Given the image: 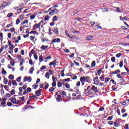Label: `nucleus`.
Here are the masks:
<instances>
[{"mask_svg": "<svg viewBox=\"0 0 129 129\" xmlns=\"http://www.w3.org/2000/svg\"><path fill=\"white\" fill-rule=\"evenodd\" d=\"M48 12H49L50 16H53V15H57L59 12V10L53 7H51L49 9Z\"/></svg>", "mask_w": 129, "mask_h": 129, "instance_id": "nucleus-1", "label": "nucleus"}, {"mask_svg": "<svg viewBox=\"0 0 129 129\" xmlns=\"http://www.w3.org/2000/svg\"><path fill=\"white\" fill-rule=\"evenodd\" d=\"M41 22H39L38 24L35 23L33 26V31H36L38 28L41 27Z\"/></svg>", "mask_w": 129, "mask_h": 129, "instance_id": "nucleus-2", "label": "nucleus"}, {"mask_svg": "<svg viewBox=\"0 0 129 129\" xmlns=\"http://www.w3.org/2000/svg\"><path fill=\"white\" fill-rule=\"evenodd\" d=\"M42 91H43V90L41 89H40L37 91H35V94L37 96H40V95H42Z\"/></svg>", "mask_w": 129, "mask_h": 129, "instance_id": "nucleus-3", "label": "nucleus"}, {"mask_svg": "<svg viewBox=\"0 0 129 129\" xmlns=\"http://www.w3.org/2000/svg\"><path fill=\"white\" fill-rule=\"evenodd\" d=\"M27 81H28V82H31L32 77H29L27 78V77H25L24 79L23 82H26Z\"/></svg>", "mask_w": 129, "mask_h": 129, "instance_id": "nucleus-4", "label": "nucleus"}, {"mask_svg": "<svg viewBox=\"0 0 129 129\" xmlns=\"http://www.w3.org/2000/svg\"><path fill=\"white\" fill-rule=\"evenodd\" d=\"M80 80L82 83V85H84L85 82H86L85 77H81Z\"/></svg>", "mask_w": 129, "mask_h": 129, "instance_id": "nucleus-5", "label": "nucleus"}, {"mask_svg": "<svg viewBox=\"0 0 129 129\" xmlns=\"http://www.w3.org/2000/svg\"><path fill=\"white\" fill-rule=\"evenodd\" d=\"M91 90L94 91L95 93H97V92H98V89H97V87H95L94 85L92 86Z\"/></svg>", "mask_w": 129, "mask_h": 129, "instance_id": "nucleus-6", "label": "nucleus"}, {"mask_svg": "<svg viewBox=\"0 0 129 129\" xmlns=\"http://www.w3.org/2000/svg\"><path fill=\"white\" fill-rule=\"evenodd\" d=\"M55 97L57 101H60L61 100V95H57V94L55 95Z\"/></svg>", "mask_w": 129, "mask_h": 129, "instance_id": "nucleus-7", "label": "nucleus"}, {"mask_svg": "<svg viewBox=\"0 0 129 129\" xmlns=\"http://www.w3.org/2000/svg\"><path fill=\"white\" fill-rule=\"evenodd\" d=\"M118 73H120V70H116L114 72H112L111 74H113L114 75H116V74H118Z\"/></svg>", "mask_w": 129, "mask_h": 129, "instance_id": "nucleus-8", "label": "nucleus"}, {"mask_svg": "<svg viewBox=\"0 0 129 129\" xmlns=\"http://www.w3.org/2000/svg\"><path fill=\"white\" fill-rule=\"evenodd\" d=\"M90 86H88L87 90H85V93H88V95H92V93L90 92V91H89L88 89L90 88Z\"/></svg>", "mask_w": 129, "mask_h": 129, "instance_id": "nucleus-9", "label": "nucleus"}, {"mask_svg": "<svg viewBox=\"0 0 129 129\" xmlns=\"http://www.w3.org/2000/svg\"><path fill=\"white\" fill-rule=\"evenodd\" d=\"M41 50H46L48 48V45H42L40 47Z\"/></svg>", "mask_w": 129, "mask_h": 129, "instance_id": "nucleus-10", "label": "nucleus"}, {"mask_svg": "<svg viewBox=\"0 0 129 129\" xmlns=\"http://www.w3.org/2000/svg\"><path fill=\"white\" fill-rule=\"evenodd\" d=\"M54 33H55L56 35H58L59 34V31H58V28L57 27H55L53 30Z\"/></svg>", "mask_w": 129, "mask_h": 129, "instance_id": "nucleus-11", "label": "nucleus"}, {"mask_svg": "<svg viewBox=\"0 0 129 129\" xmlns=\"http://www.w3.org/2000/svg\"><path fill=\"white\" fill-rule=\"evenodd\" d=\"M49 66H51L53 65L54 67L56 66V61L54 60L53 61H51L49 64Z\"/></svg>", "mask_w": 129, "mask_h": 129, "instance_id": "nucleus-12", "label": "nucleus"}, {"mask_svg": "<svg viewBox=\"0 0 129 129\" xmlns=\"http://www.w3.org/2000/svg\"><path fill=\"white\" fill-rule=\"evenodd\" d=\"M102 71V69H99L97 71V74H96L95 75H98V76H100V74H101V72Z\"/></svg>", "mask_w": 129, "mask_h": 129, "instance_id": "nucleus-13", "label": "nucleus"}, {"mask_svg": "<svg viewBox=\"0 0 129 129\" xmlns=\"http://www.w3.org/2000/svg\"><path fill=\"white\" fill-rule=\"evenodd\" d=\"M36 16H37V14L36 13H34L33 15H32L30 16L31 20H34V19H35V18L36 17Z\"/></svg>", "mask_w": 129, "mask_h": 129, "instance_id": "nucleus-14", "label": "nucleus"}, {"mask_svg": "<svg viewBox=\"0 0 129 129\" xmlns=\"http://www.w3.org/2000/svg\"><path fill=\"white\" fill-rule=\"evenodd\" d=\"M11 102H12V103H14V104H16L17 103V99L16 98H13L11 99Z\"/></svg>", "mask_w": 129, "mask_h": 129, "instance_id": "nucleus-15", "label": "nucleus"}, {"mask_svg": "<svg viewBox=\"0 0 129 129\" xmlns=\"http://www.w3.org/2000/svg\"><path fill=\"white\" fill-rule=\"evenodd\" d=\"M92 39H93V36H89L86 38V40H87L88 41H91Z\"/></svg>", "mask_w": 129, "mask_h": 129, "instance_id": "nucleus-16", "label": "nucleus"}, {"mask_svg": "<svg viewBox=\"0 0 129 129\" xmlns=\"http://www.w3.org/2000/svg\"><path fill=\"white\" fill-rule=\"evenodd\" d=\"M96 63L95 62V61H93L91 63V68H93V67H94V66H95Z\"/></svg>", "mask_w": 129, "mask_h": 129, "instance_id": "nucleus-17", "label": "nucleus"}, {"mask_svg": "<svg viewBox=\"0 0 129 129\" xmlns=\"http://www.w3.org/2000/svg\"><path fill=\"white\" fill-rule=\"evenodd\" d=\"M120 104H122V105H126V104L128 103V102H126V101H125L123 102H120Z\"/></svg>", "mask_w": 129, "mask_h": 129, "instance_id": "nucleus-18", "label": "nucleus"}, {"mask_svg": "<svg viewBox=\"0 0 129 129\" xmlns=\"http://www.w3.org/2000/svg\"><path fill=\"white\" fill-rule=\"evenodd\" d=\"M2 73L3 75H7V71L4 68H2Z\"/></svg>", "mask_w": 129, "mask_h": 129, "instance_id": "nucleus-19", "label": "nucleus"}, {"mask_svg": "<svg viewBox=\"0 0 129 129\" xmlns=\"http://www.w3.org/2000/svg\"><path fill=\"white\" fill-rule=\"evenodd\" d=\"M8 6H9V4H8V3H7V2L3 3V4L2 5L3 8H6V7H8Z\"/></svg>", "mask_w": 129, "mask_h": 129, "instance_id": "nucleus-20", "label": "nucleus"}, {"mask_svg": "<svg viewBox=\"0 0 129 129\" xmlns=\"http://www.w3.org/2000/svg\"><path fill=\"white\" fill-rule=\"evenodd\" d=\"M30 40H31V41H32L33 42H34V41H35V40H34V39H35V41L37 40V38H35V37H34V36H30Z\"/></svg>", "mask_w": 129, "mask_h": 129, "instance_id": "nucleus-21", "label": "nucleus"}, {"mask_svg": "<svg viewBox=\"0 0 129 129\" xmlns=\"http://www.w3.org/2000/svg\"><path fill=\"white\" fill-rule=\"evenodd\" d=\"M52 79L53 82H56V81H58V79H57V78L54 77H52Z\"/></svg>", "mask_w": 129, "mask_h": 129, "instance_id": "nucleus-22", "label": "nucleus"}, {"mask_svg": "<svg viewBox=\"0 0 129 129\" xmlns=\"http://www.w3.org/2000/svg\"><path fill=\"white\" fill-rule=\"evenodd\" d=\"M14 14L12 13H10L7 15V18H11V17H13Z\"/></svg>", "mask_w": 129, "mask_h": 129, "instance_id": "nucleus-23", "label": "nucleus"}, {"mask_svg": "<svg viewBox=\"0 0 129 129\" xmlns=\"http://www.w3.org/2000/svg\"><path fill=\"white\" fill-rule=\"evenodd\" d=\"M45 77H46V78L47 79H49V78H50V74L48 73H46L45 74Z\"/></svg>", "mask_w": 129, "mask_h": 129, "instance_id": "nucleus-24", "label": "nucleus"}, {"mask_svg": "<svg viewBox=\"0 0 129 129\" xmlns=\"http://www.w3.org/2000/svg\"><path fill=\"white\" fill-rule=\"evenodd\" d=\"M8 82H9V81L8 80V79L4 78V84H8Z\"/></svg>", "mask_w": 129, "mask_h": 129, "instance_id": "nucleus-25", "label": "nucleus"}, {"mask_svg": "<svg viewBox=\"0 0 129 129\" xmlns=\"http://www.w3.org/2000/svg\"><path fill=\"white\" fill-rule=\"evenodd\" d=\"M9 78L11 80H14V79L15 78V76H14V75H10L9 76Z\"/></svg>", "mask_w": 129, "mask_h": 129, "instance_id": "nucleus-26", "label": "nucleus"}, {"mask_svg": "<svg viewBox=\"0 0 129 129\" xmlns=\"http://www.w3.org/2000/svg\"><path fill=\"white\" fill-rule=\"evenodd\" d=\"M12 84L14 86H17L18 85L17 82H16L15 80L12 81Z\"/></svg>", "mask_w": 129, "mask_h": 129, "instance_id": "nucleus-27", "label": "nucleus"}, {"mask_svg": "<svg viewBox=\"0 0 129 129\" xmlns=\"http://www.w3.org/2000/svg\"><path fill=\"white\" fill-rule=\"evenodd\" d=\"M51 56H48L47 57H45V58H44V59H45V60H44V61L45 62H47V60H50V59H51Z\"/></svg>", "mask_w": 129, "mask_h": 129, "instance_id": "nucleus-28", "label": "nucleus"}, {"mask_svg": "<svg viewBox=\"0 0 129 129\" xmlns=\"http://www.w3.org/2000/svg\"><path fill=\"white\" fill-rule=\"evenodd\" d=\"M39 61L40 62H43V61H44V59H43V57H42V55H40L39 56Z\"/></svg>", "mask_w": 129, "mask_h": 129, "instance_id": "nucleus-29", "label": "nucleus"}, {"mask_svg": "<svg viewBox=\"0 0 129 129\" xmlns=\"http://www.w3.org/2000/svg\"><path fill=\"white\" fill-rule=\"evenodd\" d=\"M10 93L12 95H14V94H15L16 93V91L15 90V89H13L10 92Z\"/></svg>", "mask_w": 129, "mask_h": 129, "instance_id": "nucleus-30", "label": "nucleus"}, {"mask_svg": "<svg viewBox=\"0 0 129 129\" xmlns=\"http://www.w3.org/2000/svg\"><path fill=\"white\" fill-rule=\"evenodd\" d=\"M116 77L117 78H118V79H121L122 80H123L122 77H121V76H120V75H119V74L117 75Z\"/></svg>", "mask_w": 129, "mask_h": 129, "instance_id": "nucleus-31", "label": "nucleus"}, {"mask_svg": "<svg viewBox=\"0 0 129 129\" xmlns=\"http://www.w3.org/2000/svg\"><path fill=\"white\" fill-rule=\"evenodd\" d=\"M123 66V61L121 60L119 62V67L121 68Z\"/></svg>", "mask_w": 129, "mask_h": 129, "instance_id": "nucleus-32", "label": "nucleus"}, {"mask_svg": "<svg viewBox=\"0 0 129 129\" xmlns=\"http://www.w3.org/2000/svg\"><path fill=\"white\" fill-rule=\"evenodd\" d=\"M99 79H100V80H101V81H104V75L101 76L99 78Z\"/></svg>", "mask_w": 129, "mask_h": 129, "instance_id": "nucleus-33", "label": "nucleus"}, {"mask_svg": "<svg viewBox=\"0 0 129 129\" xmlns=\"http://www.w3.org/2000/svg\"><path fill=\"white\" fill-rule=\"evenodd\" d=\"M29 98H31L32 99H35V98H37V96L36 95H34L31 96H29Z\"/></svg>", "mask_w": 129, "mask_h": 129, "instance_id": "nucleus-34", "label": "nucleus"}, {"mask_svg": "<svg viewBox=\"0 0 129 129\" xmlns=\"http://www.w3.org/2000/svg\"><path fill=\"white\" fill-rule=\"evenodd\" d=\"M63 85H64L66 88H70V85L68 83H67L66 84H63Z\"/></svg>", "mask_w": 129, "mask_h": 129, "instance_id": "nucleus-35", "label": "nucleus"}, {"mask_svg": "<svg viewBox=\"0 0 129 129\" xmlns=\"http://www.w3.org/2000/svg\"><path fill=\"white\" fill-rule=\"evenodd\" d=\"M50 19V17H49V15H47L45 18H44V20L45 21H49Z\"/></svg>", "mask_w": 129, "mask_h": 129, "instance_id": "nucleus-36", "label": "nucleus"}, {"mask_svg": "<svg viewBox=\"0 0 129 129\" xmlns=\"http://www.w3.org/2000/svg\"><path fill=\"white\" fill-rule=\"evenodd\" d=\"M45 83H46V84H45V86L44 87V88H45V89H48V88H49V84H48L46 82H45Z\"/></svg>", "mask_w": 129, "mask_h": 129, "instance_id": "nucleus-37", "label": "nucleus"}, {"mask_svg": "<svg viewBox=\"0 0 129 129\" xmlns=\"http://www.w3.org/2000/svg\"><path fill=\"white\" fill-rule=\"evenodd\" d=\"M33 71H34V68H31L29 71V73L30 74H33Z\"/></svg>", "mask_w": 129, "mask_h": 129, "instance_id": "nucleus-38", "label": "nucleus"}, {"mask_svg": "<svg viewBox=\"0 0 129 129\" xmlns=\"http://www.w3.org/2000/svg\"><path fill=\"white\" fill-rule=\"evenodd\" d=\"M21 23V20L19 19H17L16 22V25H19Z\"/></svg>", "mask_w": 129, "mask_h": 129, "instance_id": "nucleus-39", "label": "nucleus"}, {"mask_svg": "<svg viewBox=\"0 0 129 129\" xmlns=\"http://www.w3.org/2000/svg\"><path fill=\"white\" fill-rule=\"evenodd\" d=\"M111 61L113 62H115V57L114 56H112L111 58Z\"/></svg>", "mask_w": 129, "mask_h": 129, "instance_id": "nucleus-40", "label": "nucleus"}, {"mask_svg": "<svg viewBox=\"0 0 129 129\" xmlns=\"http://www.w3.org/2000/svg\"><path fill=\"white\" fill-rule=\"evenodd\" d=\"M55 90V89L53 87L49 88V92H52V91H54Z\"/></svg>", "mask_w": 129, "mask_h": 129, "instance_id": "nucleus-41", "label": "nucleus"}, {"mask_svg": "<svg viewBox=\"0 0 129 129\" xmlns=\"http://www.w3.org/2000/svg\"><path fill=\"white\" fill-rule=\"evenodd\" d=\"M64 70L61 71V74L60 76H61L62 77H64V76H65V74H64Z\"/></svg>", "mask_w": 129, "mask_h": 129, "instance_id": "nucleus-42", "label": "nucleus"}, {"mask_svg": "<svg viewBox=\"0 0 129 129\" xmlns=\"http://www.w3.org/2000/svg\"><path fill=\"white\" fill-rule=\"evenodd\" d=\"M94 84H95V85H98V84H99V81L97 80L94 81Z\"/></svg>", "mask_w": 129, "mask_h": 129, "instance_id": "nucleus-43", "label": "nucleus"}, {"mask_svg": "<svg viewBox=\"0 0 129 129\" xmlns=\"http://www.w3.org/2000/svg\"><path fill=\"white\" fill-rule=\"evenodd\" d=\"M24 62H25V59H23L20 61V66H22L23 64L24 63Z\"/></svg>", "mask_w": 129, "mask_h": 129, "instance_id": "nucleus-44", "label": "nucleus"}, {"mask_svg": "<svg viewBox=\"0 0 129 129\" xmlns=\"http://www.w3.org/2000/svg\"><path fill=\"white\" fill-rule=\"evenodd\" d=\"M57 20H58V18L56 16H55L53 18V19H52V21H53V22H55V21H57Z\"/></svg>", "mask_w": 129, "mask_h": 129, "instance_id": "nucleus-45", "label": "nucleus"}, {"mask_svg": "<svg viewBox=\"0 0 129 129\" xmlns=\"http://www.w3.org/2000/svg\"><path fill=\"white\" fill-rule=\"evenodd\" d=\"M109 80H110V78H106L105 79V82L106 83L108 82V81H109Z\"/></svg>", "mask_w": 129, "mask_h": 129, "instance_id": "nucleus-46", "label": "nucleus"}, {"mask_svg": "<svg viewBox=\"0 0 129 129\" xmlns=\"http://www.w3.org/2000/svg\"><path fill=\"white\" fill-rule=\"evenodd\" d=\"M12 26H13V23H11L10 24L7 25L6 28H7V29H9V28H10V27H12Z\"/></svg>", "mask_w": 129, "mask_h": 129, "instance_id": "nucleus-47", "label": "nucleus"}, {"mask_svg": "<svg viewBox=\"0 0 129 129\" xmlns=\"http://www.w3.org/2000/svg\"><path fill=\"white\" fill-rule=\"evenodd\" d=\"M26 108H28V109H31L32 108H34V107H33V106H28V105H26Z\"/></svg>", "mask_w": 129, "mask_h": 129, "instance_id": "nucleus-48", "label": "nucleus"}, {"mask_svg": "<svg viewBox=\"0 0 129 129\" xmlns=\"http://www.w3.org/2000/svg\"><path fill=\"white\" fill-rule=\"evenodd\" d=\"M46 68H47V67H46V66H43L40 68V70H45V69H46Z\"/></svg>", "mask_w": 129, "mask_h": 129, "instance_id": "nucleus-49", "label": "nucleus"}, {"mask_svg": "<svg viewBox=\"0 0 129 129\" xmlns=\"http://www.w3.org/2000/svg\"><path fill=\"white\" fill-rule=\"evenodd\" d=\"M12 82H13L12 80H9L8 83L9 86H12Z\"/></svg>", "mask_w": 129, "mask_h": 129, "instance_id": "nucleus-50", "label": "nucleus"}, {"mask_svg": "<svg viewBox=\"0 0 129 129\" xmlns=\"http://www.w3.org/2000/svg\"><path fill=\"white\" fill-rule=\"evenodd\" d=\"M62 94L63 95L62 97L64 98V97H65V96H66V92L65 91H63L62 92Z\"/></svg>", "mask_w": 129, "mask_h": 129, "instance_id": "nucleus-51", "label": "nucleus"}, {"mask_svg": "<svg viewBox=\"0 0 129 129\" xmlns=\"http://www.w3.org/2000/svg\"><path fill=\"white\" fill-rule=\"evenodd\" d=\"M116 12H117L118 13H121V9H119V8H117L116 9Z\"/></svg>", "mask_w": 129, "mask_h": 129, "instance_id": "nucleus-52", "label": "nucleus"}, {"mask_svg": "<svg viewBox=\"0 0 129 129\" xmlns=\"http://www.w3.org/2000/svg\"><path fill=\"white\" fill-rule=\"evenodd\" d=\"M104 107H100L99 110L98 111H103L104 110Z\"/></svg>", "mask_w": 129, "mask_h": 129, "instance_id": "nucleus-53", "label": "nucleus"}, {"mask_svg": "<svg viewBox=\"0 0 129 129\" xmlns=\"http://www.w3.org/2000/svg\"><path fill=\"white\" fill-rule=\"evenodd\" d=\"M112 118H113V116H109L108 118H107V120H112Z\"/></svg>", "mask_w": 129, "mask_h": 129, "instance_id": "nucleus-54", "label": "nucleus"}, {"mask_svg": "<svg viewBox=\"0 0 129 129\" xmlns=\"http://www.w3.org/2000/svg\"><path fill=\"white\" fill-rule=\"evenodd\" d=\"M33 56L35 60H38V55H37L36 53H35Z\"/></svg>", "mask_w": 129, "mask_h": 129, "instance_id": "nucleus-55", "label": "nucleus"}, {"mask_svg": "<svg viewBox=\"0 0 129 129\" xmlns=\"http://www.w3.org/2000/svg\"><path fill=\"white\" fill-rule=\"evenodd\" d=\"M120 56H121V53H119L116 54V57L117 58H119V57H120Z\"/></svg>", "mask_w": 129, "mask_h": 129, "instance_id": "nucleus-56", "label": "nucleus"}, {"mask_svg": "<svg viewBox=\"0 0 129 129\" xmlns=\"http://www.w3.org/2000/svg\"><path fill=\"white\" fill-rule=\"evenodd\" d=\"M11 47H10V50H11L13 52V50L14 49V45L12 44V45H10Z\"/></svg>", "mask_w": 129, "mask_h": 129, "instance_id": "nucleus-57", "label": "nucleus"}, {"mask_svg": "<svg viewBox=\"0 0 129 129\" xmlns=\"http://www.w3.org/2000/svg\"><path fill=\"white\" fill-rule=\"evenodd\" d=\"M86 82H89V78H90L89 77H85Z\"/></svg>", "mask_w": 129, "mask_h": 129, "instance_id": "nucleus-58", "label": "nucleus"}, {"mask_svg": "<svg viewBox=\"0 0 129 129\" xmlns=\"http://www.w3.org/2000/svg\"><path fill=\"white\" fill-rule=\"evenodd\" d=\"M19 99L22 101H25V96H24L23 97H19Z\"/></svg>", "mask_w": 129, "mask_h": 129, "instance_id": "nucleus-59", "label": "nucleus"}, {"mask_svg": "<svg viewBox=\"0 0 129 129\" xmlns=\"http://www.w3.org/2000/svg\"><path fill=\"white\" fill-rule=\"evenodd\" d=\"M7 105L8 106H12V105H13V104L11 102H7Z\"/></svg>", "mask_w": 129, "mask_h": 129, "instance_id": "nucleus-60", "label": "nucleus"}, {"mask_svg": "<svg viewBox=\"0 0 129 129\" xmlns=\"http://www.w3.org/2000/svg\"><path fill=\"white\" fill-rule=\"evenodd\" d=\"M22 89L24 90H26V89H27V85H24L22 87Z\"/></svg>", "mask_w": 129, "mask_h": 129, "instance_id": "nucleus-61", "label": "nucleus"}, {"mask_svg": "<svg viewBox=\"0 0 129 129\" xmlns=\"http://www.w3.org/2000/svg\"><path fill=\"white\" fill-rule=\"evenodd\" d=\"M15 28L12 27L10 29V31L11 32V33H14V32H15Z\"/></svg>", "mask_w": 129, "mask_h": 129, "instance_id": "nucleus-62", "label": "nucleus"}, {"mask_svg": "<svg viewBox=\"0 0 129 129\" xmlns=\"http://www.w3.org/2000/svg\"><path fill=\"white\" fill-rule=\"evenodd\" d=\"M1 104L2 105H4L3 107H5V106H6V103L5 101H3L1 102Z\"/></svg>", "mask_w": 129, "mask_h": 129, "instance_id": "nucleus-63", "label": "nucleus"}, {"mask_svg": "<svg viewBox=\"0 0 129 129\" xmlns=\"http://www.w3.org/2000/svg\"><path fill=\"white\" fill-rule=\"evenodd\" d=\"M4 88L6 90H9V86L8 85H5L4 86Z\"/></svg>", "mask_w": 129, "mask_h": 129, "instance_id": "nucleus-64", "label": "nucleus"}]
</instances>
